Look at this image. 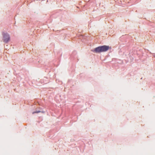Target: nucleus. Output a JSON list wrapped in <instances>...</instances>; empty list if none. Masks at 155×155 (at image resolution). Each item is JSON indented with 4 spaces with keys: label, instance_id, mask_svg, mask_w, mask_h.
Masks as SVG:
<instances>
[{
    "label": "nucleus",
    "instance_id": "nucleus-3",
    "mask_svg": "<svg viewBox=\"0 0 155 155\" xmlns=\"http://www.w3.org/2000/svg\"><path fill=\"white\" fill-rule=\"evenodd\" d=\"M9 39H4L3 42L5 43H7L9 41Z\"/></svg>",
    "mask_w": 155,
    "mask_h": 155
},
{
    "label": "nucleus",
    "instance_id": "nucleus-2",
    "mask_svg": "<svg viewBox=\"0 0 155 155\" xmlns=\"http://www.w3.org/2000/svg\"><path fill=\"white\" fill-rule=\"evenodd\" d=\"M3 38L4 39H9L10 37L9 35L6 33L3 32L2 33Z\"/></svg>",
    "mask_w": 155,
    "mask_h": 155
},
{
    "label": "nucleus",
    "instance_id": "nucleus-4",
    "mask_svg": "<svg viewBox=\"0 0 155 155\" xmlns=\"http://www.w3.org/2000/svg\"><path fill=\"white\" fill-rule=\"evenodd\" d=\"M40 112H41L40 111L38 110V111H35V112H33L32 113V114H34L35 113H40Z\"/></svg>",
    "mask_w": 155,
    "mask_h": 155
},
{
    "label": "nucleus",
    "instance_id": "nucleus-1",
    "mask_svg": "<svg viewBox=\"0 0 155 155\" xmlns=\"http://www.w3.org/2000/svg\"><path fill=\"white\" fill-rule=\"evenodd\" d=\"M111 48L108 46L103 45L96 48L94 51L96 53H101L107 51L109 49H110Z\"/></svg>",
    "mask_w": 155,
    "mask_h": 155
}]
</instances>
